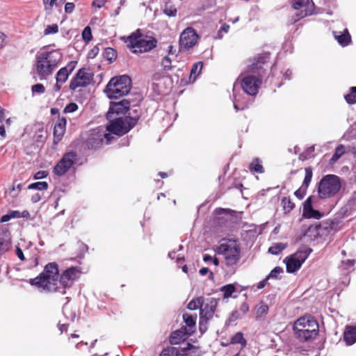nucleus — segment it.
<instances>
[{
  "label": "nucleus",
  "mask_w": 356,
  "mask_h": 356,
  "mask_svg": "<svg viewBox=\"0 0 356 356\" xmlns=\"http://www.w3.org/2000/svg\"><path fill=\"white\" fill-rule=\"evenodd\" d=\"M199 38L195 29L188 27L183 31L179 38V46L181 49L188 50L194 47Z\"/></svg>",
  "instance_id": "13"
},
{
  "label": "nucleus",
  "mask_w": 356,
  "mask_h": 356,
  "mask_svg": "<svg viewBox=\"0 0 356 356\" xmlns=\"http://www.w3.org/2000/svg\"><path fill=\"white\" fill-rule=\"evenodd\" d=\"M10 219H12V218H11V216H10V214L8 212L7 214H5V215L1 216V218L0 219V222H6L9 221Z\"/></svg>",
  "instance_id": "63"
},
{
  "label": "nucleus",
  "mask_w": 356,
  "mask_h": 356,
  "mask_svg": "<svg viewBox=\"0 0 356 356\" xmlns=\"http://www.w3.org/2000/svg\"><path fill=\"white\" fill-rule=\"evenodd\" d=\"M292 6L297 10L295 16L293 17V23L311 15L314 9V3L312 0H293Z\"/></svg>",
  "instance_id": "10"
},
{
  "label": "nucleus",
  "mask_w": 356,
  "mask_h": 356,
  "mask_svg": "<svg viewBox=\"0 0 356 356\" xmlns=\"http://www.w3.org/2000/svg\"><path fill=\"white\" fill-rule=\"evenodd\" d=\"M261 83V81L260 79L249 75L242 79L241 85L246 94L254 96L257 94Z\"/></svg>",
  "instance_id": "14"
},
{
  "label": "nucleus",
  "mask_w": 356,
  "mask_h": 356,
  "mask_svg": "<svg viewBox=\"0 0 356 356\" xmlns=\"http://www.w3.org/2000/svg\"><path fill=\"white\" fill-rule=\"evenodd\" d=\"M235 289L233 284H227L222 287L221 291L224 293L225 298H229L235 291Z\"/></svg>",
  "instance_id": "45"
},
{
  "label": "nucleus",
  "mask_w": 356,
  "mask_h": 356,
  "mask_svg": "<svg viewBox=\"0 0 356 356\" xmlns=\"http://www.w3.org/2000/svg\"><path fill=\"white\" fill-rule=\"evenodd\" d=\"M110 124L106 126L105 129L107 134H111L117 136H122L127 134L131 129H132L137 122L138 118H118L115 119H108Z\"/></svg>",
  "instance_id": "7"
},
{
  "label": "nucleus",
  "mask_w": 356,
  "mask_h": 356,
  "mask_svg": "<svg viewBox=\"0 0 356 356\" xmlns=\"http://www.w3.org/2000/svg\"><path fill=\"white\" fill-rule=\"evenodd\" d=\"M77 155L74 152L65 154L54 168V173L59 177L64 175L74 164Z\"/></svg>",
  "instance_id": "12"
},
{
  "label": "nucleus",
  "mask_w": 356,
  "mask_h": 356,
  "mask_svg": "<svg viewBox=\"0 0 356 356\" xmlns=\"http://www.w3.org/2000/svg\"><path fill=\"white\" fill-rule=\"evenodd\" d=\"M305 170V175L302 186L307 188L312 181L313 173L311 168H306Z\"/></svg>",
  "instance_id": "39"
},
{
  "label": "nucleus",
  "mask_w": 356,
  "mask_h": 356,
  "mask_svg": "<svg viewBox=\"0 0 356 356\" xmlns=\"http://www.w3.org/2000/svg\"><path fill=\"white\" fill-rule=\"evenodd\" d=\"M66 119L59 118L54 129V143L57 144L63 136L65 131Z\"/></svg>",
  "instance_id": "19"
},
{
  "label": "nucleus",
  "mask_w": 356,
  "mask_h": 356,
  "mask_svg": "<svg viewBox=\"0 0 356 356\" xmlns=\"http://www.w3.org/2000/svg\"><path fill=\"white\" fill-rule=\"evenodd\" d=\"M99 49L97 46L94 47L88 53L89 58H94L99 53Z\"/></svg>",
  "instance_id": "56"
},
{
  "label": "nucleus",
  "mask_w": 356,
  "mask_h": 356,
  "mask_svg": "<svg viewBox=\"0 0 356 356\" xmlns=\"http://www.w3.org/2000/svg\"><path fill=\"white\" fill-rule=\"evenodd\" d=\"M233 92H234L233 103H234V107L235 110L236 111L243 110L246 107V105L245 104L241 102L240 95H238L236 93V83H234V85Z\"/></svg>",
  "instance_id": "30"
},
{
  "label": "nucleus",
  "mask_w": 356,
  "mask_h": 356,
  "mask_svg": "<svg viewBox=\"0 0 356 356\" xmlns=\"http://www.w3.org/2000/svg\"><path fill=\"white\" fill-rule=\"evenodd\" d=\"M282 204L286 213L290 212L295 207L294 203L291 202V199L286 197L282 200Z\"/></svg>",
  "instance_id": "41"
},
{
  "label": "nucleus",
  "mask_w": 356,
  "mask_h": 356,
  "mask_svg": "<svg viewBox=\"0 0 356 356\" xmlns=\"http://www.w3.org/2000/svg\"><path fill=\"white\" fill-rule=\"evenodd\" d=\"M248 168H249L250 171L253 174H254V173L262 174L264 172V168L262 165V162L258 158L254 159L250 162V163L249 164Z\"/></svg>",
  "instance_id": "28"
},
{
  "label": "nucleus",
  "mask_w": 356,
  "mask_h": 356,
  "mask_svg": "<svg viewBox=\"0 0 356 356\" xmlns=\"http://www.w3.org/2000/svg\"><path fill=\"white\" fill-rule=\"evenodd\" d=\"M78 109V105L75 103L68 104L64 108L63 112L65 113H70L76 111Z\"/></svg>",
  "instance_id": "51"
},
{
  "label": "nucleus",
  "mask_w": 356,
  "mask_h": 356,
  "mask_svg": "<svg viewBox=\"0 0 356 356\" xmlns=\"http://www.w3.org/2000/svg\"><path fill=\"white\" fill-rule=\"evenodd\" d=\"M218 305V300L214 298H204V302L200 309V318L210 320L213 318Z\"/></svg>",
  "instance_id": "15"
},
{
  "label": "nucleus",
  "mask_w": 356,
  "mask_h": 356,
  "mask_svg": "<svg viewBox=\"0 0 356 356\" xmlns=\"http://www.w3.org/2000/svg\"><path fill=\"white\" fill-rule=\"evenodd\" d=\"M179 351L175 347H169L164 349L160 356H178Z\"/></svg>",
  "instance_id": "44"
},
{
  "label": "nucleus",
  "mask_w": 356,
  "mask_h": 356,
  "mask_svg": "<svg viewBox=\"0 0 356 356\" xmlns=\"http://www.w3.org/2000/svg\"><path fill=\"white\" fill-rule=\"evenodd\" d=\"M76 61H71L67 64V66L60 68L56 74V81L60 83L61 84L65 83L70 74L76 67Z\"/></svg>",
  "instance_id": "18"
},
{
  "label": "nucleus",
  "mask_w": 356,
  "mask_h": 356,
  "mask_svg": "<svg viewBox=\"0 0 356 356\" xmlns=\"http://www.w3.org/2000/svg\"><path fill=\"white\" fill-rule=\"evenodd\" d=\"M74 9V4L73 3H67L65 6V11L67 13H71Z\"/></svg>",
  "instance_id": "57"
},
{
  "label": "nucleus",
  "mask_w": 356,
  "mask_h": 356,
  "mask_svg": "<svg viewBox=\"0 0 356 356\" xmlns=\"http://www.w3.org/2000/svg\"><path fill=\"white\" fill-rule=\"evenodd\" d=\"M307 188L301 186L298 190H296L294 193V195L300 200H302L307 192Z\"/></svg>",
  "instance_id": "52"
},
{
  "label": "nucleus",
  "mask_w": 356,
  "mask_h": 356,
  "mask_svg": "<svg viewBox=\"0 0 356 356\" xmlns=\"http://www.w3.org/2000/svg\"><path fill=\"white\" fill-rule=\"evenodd\" d=\"M209 321V320L200 318L199 326H200V330L202 333H204L207 331V324Z\"/></svg>",
  "instance_id": "53"
},
{
  "label": "nucleus",
  "mask_w": 356,
  "mask_h": 356,
  "mask_svg": "<svg viewBox=\"0 0 356 356\" xmlns=\"http://www.w3.org/2000/svg\"><path fill=\"white\" fill-rule=\"evenodd\" d=\"M268 312V306L267 305L261 304L258 305L256 309V318L257 319H261L267 314Z\"/></svg>",
  "instance_id": "37"
},
{
  "label": "nucleus",
  "mask_w": 356,
  "mask_h": 356,
  "mask_svg": "<svg viewBox=\"0 0 356 356\" xmlns=\"http://www.w3.org/2000/svg\"><path fill=\"white\" fill-rule=\"evenodd\" d=\"M204 302V297L199 296L195 299L191 300L187 306V308L190 310H195L197 309H200L202 304Z\"/></svg>",
  "instance_id": "34"
},
{
  "label": "nucleus",
  "mask_w": 356,
  "mask_h": 356,
  "mask_svg": "<svg viewBox=\"0 0 356 356\" xmlns=\"http://www.w3.org/2000/svg\"><path fill=\"white\" fill-rule=\"evenodd\" d=\"M240 311L243 314L247 313L249 311L248 305L246 302L242 303L240 307Z\"/></svg>",
  "instance_id": "61"
},
{
  "label": "nucleus",
  "mask_w": 356,
  "mask_h": 356,
  "mask_svg": "<svg viewBox=\"0 0 356 356\" xmlns=\"http://www.w3.org/2000/svg\"><path fill=\"white\" fill-rule=\"evenodd\" d=\"M19 191H20V189H16L15 182L13 188H10L9 191V194L12 197H16L18 195Z\"/></svg>",
  "instance_id": "58"
},
{
  "label": "nucleus",
  "mask_w": 356,
  "mask_h": 356,
  "mask_svg": "<svg viewBox=\"0 0 356 356\" xmlns=\"http://www.w3.org/2000/svg\"><path fill=\"white\" fill-rule=\"evenodd\" d=\"M343 340L347 345L356 342V326H347L343 333Z\"/></svg>",
  "instance_id": "24"
},
{
  "label": "nucleus",
  "mask_w": 356,
  "mask_h": 356,
  "mask_svg": "<svg viewBox=\"0 0 356 356\" xmlns=\"http://www.w3.org/2000/svg\"><path fill=\"white\" fill-rule=\"evenodd\" d=\"M161 66L165 71H169L172 69V60L168 56L162 58Z\"/></svg>",
  "instance_id": "46"
},
{
  "label": "nucleus",
  "mask_w": 356,
  "mask_h": 356,
  "mask_svg": "<svg viewBox=\"0 0 356 356\" xmlns=\"http://www.w3.org/2000/svg\"><path fill=\"white\" fill-rule=\"evenodd\" d=\"M196 315H191L189 314H184L183 319L186 325V329L190 334L193 332V329L195 327L196 325Z\"/></svg>",
  "instance_id": "27"
},
{
  "label": "nucleus",
  "mask_w": 356,
  "mask_h": 356,
  "mask_svg": "<svg viewBox=\"0 0 356 356\" xmlns=\"http://www.w3.org/2000/svg\"><path fill=\"white\" fill-rule=\"evenodd\" d=\"M302 216L306 218L320 219L322 214L312 207V197H309L303 203Z\"/></svg>",
  "instance_id": "17"
},
{
  "label": "nucleus",
  "mask_w": 356,
  "mask_h": 356,
  "mask_svg": "<svg viewBox=\"0 0 356 356\" xmlns=\"http://www.w3.org/2000/svg\"><path fill=\"white\" fill-rule=\"evenodd\" d=\"M284 270L283 268L280 266L275 267L269 273V275L267 277V279L270 280H280L281 276L280 275L283 273Z\"/></svg>",
  "instance_id": "36"
},
{
  "label": "nucleus",
  "mask_w": 356,
  "mask_h": 356,
  "mask_svg": "<svg viewBox=\"0 0 356 356\" xmlns=\"http://www.w3.org/2000/svg\"><path fill=\"white\" fill-rule=\"evenodd\" d=\"M341 188V179L335 175H325L318 184V195L321 199L334 197Z\"/></svg>",
  "instance_id": "6"
},
{
  "label": "nucleus",
  "mask_w": 356,
  "mask_h": 356,
  "mask_svg": "<svg viewBox=\"0 0 356 356\" xmlns=\"http://www.w3.org/2000/svg\"><path fill=\"white\" fill-rule=\"evenodd\" d=\"M93 79V74L90 69L81 68L78 70L74 77H73L70 83V89L75 90L79 87H86L88 86Z\"/></svg>",
  "instance_id": "11"
},
{
  "label": "nucleus",
  "mask_w": 356,
  "mask_h": 356,
  "mask_svg": "<svg viewBox=\"0 0 356 356\" xmlns=\"http://www.w3.org/2000/svg\"><path fill=\"white\" fill-rule=\"evenodd\" d=\"M217 252L225 257L227 266L236 264L240 259V248L235 241H226L222 239L217 248Z\"/></svg>",
  "instance_id": "8"
},
{
  "label": "nucleus",
  "mask_w": 356,
  "mask_h": 356,
  "mask_svg": "<svg viewBox=\"0 0 356 356\" xmlns=\"http://www.w3.org/2000/svg\"><path fill=\"white\" fill-rule=\"evenodd\" d=\"M131 86V80L127 75L113 77L104 89L109 99H118L127 95Z\"/></svg>",
  "instance_id": "5"
},
{
  "label": "nucleus",
  "mask_w": 356,
  "mask_h": 356,
  "mask_svg": "<svg viewBox=\"0 0 356 356\" xmlns=\"http://www.w3.org/2000/svg\"><path fill=\"white\" fill-rule=\"evenodd\" d=\"M270 58L269 53L259 54L254 59V62L248 66L249 70L256 72L262 68V65L265 64Z\"/></svg>",
  "instance_id": "20"
},
{
  "label": "nucleus",
  "mask_w": 356,
  "mask_h": 356,
  "mask_svg": "<svg viewBox=\"0 0 356 356\" xmlns=\"http://www.w3.org/2000/svg\"><path fill=\"white\" fill-rule=\"evenodd\" d=\"M191 334L186 328L175 330L170 335V342L171 344H179Z\"/></svg>",
  "instance_id": "21"
},
{
  "label": "nucleus",
  "mask_w": 356,
  "mask_h": 356,
  "mask_svg": "<svg viewBox=\"0 0 356 356\" xmlns=\"http://www.w3.org/2000/svg\"><path fill=\"white\" fill-rule=\"evenodd\" d=\"M41 200V195L39 193H35L31 197V201L33 203H36Z\"/></svg>",
  "instance_id": "64"
},
{
  "label": "nucleus",
  "mask_w": 356,
  "mask_h": 356,
  "mask_svg": "<svg viewBox=\"0 0 356 356\" xmlns=\"http://www.w3.org/2000/svg\"><path fill=\"white\" fill-rule=\"evenodd\" d=\"M163 13L168 17H175L177 15V10L172 3L168 2L164 6Z\"/></svg>",
  "instance_id": "35"
},
{
  "label": "nucleus",
  "mask_w": 356,
  "mask_h": 356,
  "mask_svg": "<svg viewBox=\"0 0 356 356\" xmlns=\"http://www.w3.org/2000/svg\"><path fill=\"white\" fill-rule=\"evenodd\" d=\"M269 280L267 279V277L264 279L263 280H261V282H259L257 284V289H263L266 284H267V282Z\"/></svg>",
  "instance_id": "62"
},
{
  "label": "nucleus",
  "mask_w": 356,
  "mask_h": 356,
  "mask_svg": "<svg viewBox=\"0 0 356 356\" xmlns=\"http://www.w3.org/2000/svg\"><path fill=\"white\" fill-rule=\"evenodd\" d=\"M312 251V250L311 248L305 246L300 248L296 252L292 254V256L302 264L310 254Z\"/></svg>",
  "instance_id": "26"
},
{
  "label": "nucleus",
  "mask_w": 356,
  "mask_h": 356,
  "mask_svg": "<svg viewBox=\"0 0 356 356\" xmlns=\"http://www.w3.org/2000/svg\"><path fill=\"white\" fill-rule=\"evenodd\" d=\"M286 265L287 273H293L300 268L302 264L291 255L286 259Z\"/></svg>",
  "instance_id": "25"
},
{
  "label": "nucleus",
  "mask_w": 356,
  "mask_h": 356,
  "mask_svg": "<svg viewBox=\"0 0 356 356\" xmlns=\"http://www.w3.org/2000/svg\"><path fill=\"white\" fill-rule=\"evenodd\" d=\"M203 67L202 62H197L193 64L191 70V77H194L195 79L201 72V70Z\"/></svg>",
  "instance_id": "43"
},
{
  "label": "nucleus",
  "mask_w": 356,
  "mask_h": 356,
  "mask_svg": "<svg viewBox=\"0 0 356 356\" xmlns=\"http://www.w3.org/2000/svg\"><path fill=\"white\" fill-rule=\"evenodd\" d=\"M103 57L108 60L110 63H111L116 59L117 52L114 49L111 47H107L103 52Z\"/></svg>",
  "instance_id": "32"
},
{
  "label": "nucleus",
  "mask_w": 356,
  "mask_h": 356,
  "mask_svg": "<svg viewBox=\"0 0 356 356\" xmlns=\"http://www.w3.org/2000/svg\"><path fill=\"white\" fill-rule=\"evenodd\" d=\"M130 107V101L123 99L118 102H111L109 110L106 114L107 119L112 118L114 113L125 114Z\"/></svg>",
  "instance_id": "16"
},
{
  "label": "nucleus",
  "mask_w": 356,
  "mask_h": 356,
  "mask_svg": "<svg viewBox=\"0 0 356 356\" xmlns=\"http://www.w3.org/2000/svg\"><path fill=\"white\" fill-rule=\"evenodd\" d=\"M106 1L105 0H94L92 5L95 7H97L99 8L104 6L105 4Z\"/></svg>",
  "instance_id": "59"
},
{
  "label": "nucleus",
  "mask_w": 356,
  "mask_h": 356,
  "mask_svg": "<svg viewBox=\"0 0 356 356\" xmlns=\"http://www.w3.org/2000/svg\"><path fill=\"white\" fill-rule=\"evenodd\" d=\"M230 343L232 344H241L242 346V348H245L247 344L246 340L243 337V334L242 332H238L236 333L230 340Z\"/></svg>",
  "instance_id": "31"
},
{
  "label": "nucleus",
  "mask_w": 356,
  "mask_h": 356,
  "mask_svg": "<svg viewBox=\"0 0 356 356\" xmlns=\"http://www.w3.org/2000/svg\"><path fill=\"white\" fill-rule=\"evenodd\" d=\"M48 183L46 181H38L29 184L28 186V188L39 191H45L48 188Z\"/></svg>",
  "instance_id": "38"
},
{
  "label": "nucleus",
  "mask_w": 356,
  "mask_h": 356,
  "mask_svg": "<svg viewBox=\"0 0 356 356\" xmlns=\"http://www.w3.org/2000/svg\"><path fill=\"white\" fill-rule=\"evenodd\" d=\"M58 32V26L56 24H54L51 25L47 26L46 29L44 31V34L45 35L49 34H54Z\"/></svg>",
  "instance_id": "47"
},
{
  "label": "nucleus",
  "mask_w": 356,
  "mask_h": 356,
  "mask_svg": "<svg viewBox=\"0 0 356 356\" xmlns=\"http://www.w3.org/2000/svg\"><path fill=\"white\" fill-rule=\"evenodd\" d=\"M31 90L33 94H43L45 92L44 86L41 83H37L32 86Z\"/></svg>",
  "instance_id": "49"
},
{
  "label": "nucleus",
  "mask_w": 356,
  "mask_h": 356,
  "mask_svg": "<svg viewBox=\"0 0 356 356\" xmlns=\"http://www.w3.org/2000/svg\"><path fill=\"white\" fill-rule=\"evenodd\" d=\"M82 38L86 42H89L92 40V32L91 29L89 26H86L82 32Z\"/></svg>",
  "instance_id": "48"
},
{
  "label": "nucleus",
  "mask_w": 356,
  "mask_h": 356,
  "mask_svg": "<svg viewBox=\"0 0 356 356\" xmlns=\"http://www.w3.org/2000/svg\"><path fill=\"white\" fill-rule=\"evenodd\" d=\"M48 175V172L46 170H40L37 172L34 175V179H41L43 178H45Z\"/></svg>",
  "instance_id": "55"
},
{
  "label": "nucleus",
  "mask_w": 356,
  "mask_h": 356,
  "mask_svg": "<svg viewBox=\"0 0 356 356\" xmlns=\"http://www.w3.org/2000/svg\"><path fill=\"white\" fill-rule=\"evenodd\" d=\"M333 35L337 42L343 47L348 45L351 41V37L347 29H344L343 31H334Z\"/></svg>",
  "instance_id": "22"
},
{
  "label": "nucleus",
  "mask_w": 356,
  "mask_h": 356,
  "mask_svg": "<svg viewBox=\"0 0 356 356\" xmlns=\"http://www.w3.org/2000/svg\"><path fill=\"white\" fill-rule=\"evenodd\" d=\"M355 260L353 259H347L346 261H342V267L344 269L348 270L354 266Z\"/></svg>",
  "instance_id": "54"
},
{
  "label": "nucleus",
  "mask_w": 356,
  "mask_h": 356,
  "mask_svg": "<svg viewBox=\"0 0 356 356\" xmlns=\"http://www.w3.org/2000/svg\"><path fill=\"white\" fill-rule=\"evenodd\" d=\"M10 247V233L6 230H0V253L7 251Z\"/></svg>",
  "instance_id": "23"
},
{
  "label": "nucleus",
  "mask_w": 356,
  "mask_h": 356,
  "mask_svg": "<svg viewBox=\"0 0 356 356\" xmlns=\"http://www.w3.org/2000/svg\"><path fill=\"white\" fill-rule=\"evenodd\" d=\"M184 349L188 351V353H186V355L191 354V352L192 353H194L195 356L200 355L199 348H195L194 346H193L191 343H187V346L184 348Z\"/></svg>",
  "instance_id": "50"
},
{
  "label": "nucleus",
  "mask_w": 356,
  "mask_h": 356,
  "mask_svg": "<svg viewBox=\"0 0 356 356\" xmlns=\"http://www.w3.org/2000/svg\"><path fill=\"white\" fill-rule=\"evenodd\" d=\"M293 330L300 340L307 341L318 334V324L313 317L304 316L295 322Z\"/></svg>",
  "instance_id": "4"
},
{
  "label": "nucleus",
  "mask_w": 356,
  "mask_h": 356,
  "mask_svg": "<svg viewBox=\"0 0 356 356\" xmlns=\"http://www.w3.org/2000/svg\"><path fill=\"white\" fill-rule=\"evenodd\" d=\"M128 48L134 54L148 52L157 45L156 38L141 34L140 30L132 33L126 41Z\"/></svg>",
  "instance_id": "3"
},
{
  "label": "nucleus",
  "mask_w": 356,
  "mask_h": 356,
  "mask_svg": "<svg viewBox=\"0 0 356 356\" xmlns=\"http://www.w3.org/2000/svg\"><path fill=\"white\" fill-rule=\"evenodd\" d=\"M286 248V243H276L273 244L268 248V252L272 254H274V255H277L281 252H282Z\"/></svg>",
  "instance_id": "33"
},
{
  "label": "nucleus",
  "mask_w": 356,
  "mask_h": 356,
  "mask_svg": "<svg viewBox=\"0 0 356 356\" xmlns=\"http://www.w3.org/2000/svg\"><path fill=\"white\" fill-rule=\"evenodd\" d=\"M346 207V211H352L356 210V191L352 193Z\"/></svg>",
  "instance_id": "40"
},
{
  "label": "nucleus",
  "mask_w": 356,
  "mask_h": 356,
  "mask_svg": "<svg viewBox=\"0 0 356 356\" xmlns=\"http://www.w3.org/2000/svg\"><path fill=\"white\" fill-rule=\"evenodd\" d=\"M62 54L56 50L37 53L34 67L40 80H46L54 72L62 60Z\"/></svg>",
  "instance_id": "2"
},
{
  "label": "nucleus",
  "mask_w": 356,
  "mask_h": 356,
  "mask_svg": "<svg viewBox=\"0 0 356 356\" xmlns=\"http://www.w3.org/2000/svg\"><path fill=\"white\" fill-rule=\"evenodd\" d=\"M112 138L110 134H106L104 127H98L90 131L86 140V145L88 149H97L103 143L104 140L108 144Z\"/></svg>",
  "instance_id": "9"
},
{
  "label": "nucleus",
  "mask_w": 356,
  "mask_h": 356,
  "mask_svg": "<svg viewBox=\"0 0 356 356\" xmlns=\"http://www.w3.org/2000/svg\"><path fill=\"white\" fill-rule=\"evenodd\" d=\"M350 93L345 95V99L349 104H354L356 103V87H351L350 88Z\"/></svg>",
  "instance_id": "42"
},
{
  "label": "nucleus",
  "mask_w": 356,
  "mask_h": 356,
  "mask_svg": "<svg viewBox=\"0 0 356 356\" xmlns=\"http://www.w3.org/2000/svg\"><path fill=\"white\" fill-rule=\"evenodd\" d=\"M16 254L20 260L24 261L25 259L24 253L22 249L19 248V247H17L16 248Z\"/></svg>",
  "instance_id": "60"
},
{
  "label": "nucleus",
  "mask_w": 356,
  "mask_h": 356,
  "mask_svg": "<svg viewBox=\"0 0 356 356\" xmlns=\"http://www.w3.org/2000/svg\"><path fill=\"white\" fill-rule=\"evenodd\" d=\"M345 154V147L339 145L335 149V152L329 161L330 165L334 164Z\"/></svg>",
  "instance_id": "29"
},
{
  "label": "nucleus",
  "mask_w": 356,
  "mask_h": 356,
  "mask_svg": "<svg viewBox=\"0 0 356 356\" xmlns=\"http://www.w3.org/2000/svg\"><path fill=\"white\" fill-rule=\"evenodd\" d=\"M78 277L77 268L71 267L64 270L58 279V264L51 262L45 266L44 270L37 277L31 280L30 283L44 291L65 294V289L72 286Z\"/></svg>",
  "instance_id": "1"
}]
</instances>
